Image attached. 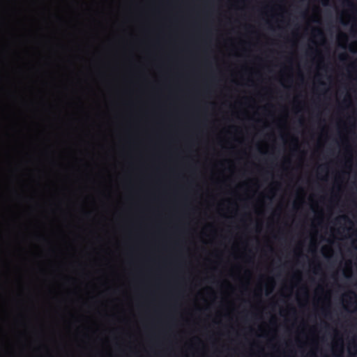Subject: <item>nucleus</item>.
<instances>
[{
  "instance_id": "obj_1",
  "label": "nucleus",
  "mask_w": 357,
  "mask_h": 357,
  "mask_svg": "<svg viewBox=\"0 0 357 357\" xmlns=\"http://www.w3.org/2000/svg\"><path fill=\"white\" fill-rule=\"evenodd\" d=\"M314 31L317 33V36L321 37V38L324 37V33L320 29H314Z\"/></svg>"
},
{
  "instance_id": "obj_2",
  "label": "nucleus",
  "mask_w": 357,
  "mask_h": 357,
  "mask_svg": "<svg viewBox=\"0 0 357 357\" xmlns=\"http://www.w3.org/2000/svg\"><path fill=\"white\" fill-rule=\"evenodd\" d=\"M347 58V56L346 54H342L340 56V59L341 61H344Z\"/></svg>"
},
{
  "instance_id": "obj_3",
  "label": "nucleus",
  "mask_w": 357,
  "mask_h": 357,
  "mask_svg": "<svg viewBox=\"0 0 357 357\" xmlns=\"http://www.w3.org/2000/svg\"><path fill=\"white\" fill-rule=\"evenodd\" d=\"M341 218L343 219L344 220H347V221H349V222H351L350 221V220L347 216H345V215L342 216Z\"/></svg>"
},
{
  "instance_id": "obj_4",
  "label": "nucleus",
  "mask_w": 357,
  "mask_h": 357,
  "mask_svg": "<svg viewBox=\"0 0 357 357\" xmlns=\"http://www.w3.org/2000/svg\"><path fill=\"white\" fill-rule=\"evenodd\" d=\"M350 294L354 295L356 299V301L357 302V296L354 291H350Z\"/></svg>"
},
{
  "instance_id": "obj_5",
  "label": "nucleus",
  "mask_w": 357,
  "mask_h": 357,
  "mask_svg": "<svg viewBox=\"0 0 357 357\" xmlns=\"http://www.w3.org/2000/svg\"><path fill=\"white\" fill-rule=\"evenodd\" d=\"M341 36H342V38H344V39H346V38H347V36H346L344 33H342V34H341Z\"/></svg>"
},
{
  "instance_id": "obj_6",
  "label": "nucleus",
  "mask_w": 357,
  "mask_h": 357,
  "mask_svg": "<svg viewBox=\"0 0 357 357\" xmlns=\"http://www.w3.org/2000/svg\"><path fill=\"white\" fill-rule=\"evenodd\" d=\"M328 0H323L322 3L323 4H326V2Z\"/></svg>"
},
{
  "instance_id": "obj_7",
  "label": "nucleus",
  "mask_w": 357,
  "mask_h": 357,
  "mask_svg": "<svg viewBox=\"0 0 357 357\" xmlns=\"http://www.w3.org/2000/svg\"><path fill=\"white\" fill-rule=\"evenodd\" d=\"M349 6H352V3L351 2H348Z\"/></svg>"
}]
</instances>
